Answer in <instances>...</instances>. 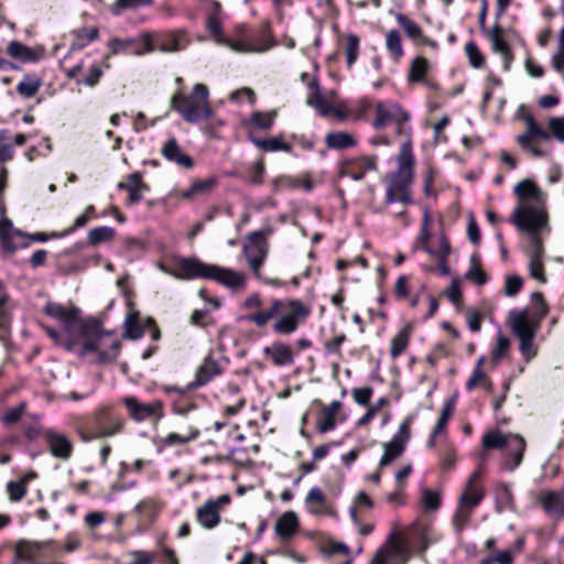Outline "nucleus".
Wrapping results in <instances>:
<instances>
[{
    "mask_svg": "<svg viewBox=\"0 0 564 564\" xmlns=\"http://www.w3.org/2000/svg\"><path fill=\"white\" fill-rule=\"evenodd\" d=\"M456 409V398L452 397L447 399L441 410V415L433 427L432 432L441 435L446 431L447 423L449 419L454 415Z\"/></svg>",
    "mask_w": 564,
    "mask_h": 564,
    "instance_id": "nucleus-49",
    "label": "nucleus"
},
{
    "mask_svg": "<svg viewBox=\"0 0 564 564\" xmlns=\"http://www.w3.org/2000/svg\"><path fill=\"white\" fill-rule=\"evenodd\" d=\"M117 187L128 192V202L131 205L140 203L143 198V192L149 191V186L142 182V175L139 172L129 174L126 182H119Z\"/></svg>",
    "mask_w": 564,
    "mask_h": 564,
    "instance_id": "nucleus-29",
    "label": "nucleus"
},
{
    "mask_svg": "<svg viewBox=\"0 0 564 564\" xmlns=\"http://www.w3.org/2000/svg\"><path fill=\"white\" fill-rule=\"evenodd\" d=\"M155 42L154 50L162 53H175L187 46L188 37L184 30H176L160 34Z\"/></svg>",
    "mask_w": 564,
    "mask_h": 564,
    "instance_id": "nucleus-24",
    "label": "nucleus"
},
{
    "mask_svg": "<svg viewBox=\"0 0 564 564\" xmlns=\"http://www.w3.org/2000/svg\"><path fill=\"white\" fill-rule=\"evenodd\" d=\"M485 35L490 41L492 51L502 57L503 70L509 72L513 62V54L509 43L503 37L500 25L496 23L489 31H485Z\"/></svg>",
    "mask_w": 564,
    "mask_h": 564,
    "instance_id": "nucleus-21",
    "label": "nucleus"
},
{
    "mask_svg": "<svg viewBox=\"0 0 564 564\" xmlns=\"http://www.w3.org/2000/svg\"><path fill=\"white\" fill-rule=\"evenodd\" d=\"M510 223L528 236L529 243L542 242L540 235L549 229L545 204L517 205L510 216Z\"/></svg>",
    "mask_w": 564,
    "mask_h": 564,
    "instance_id": "nucleus-9",
    "label": "nucleus"
},
{
    "mask_svg": "<svg viewBox=\"0 0 564 564\" xmlns=\"http://www.w3.org/2000/svg\"><path fill=\"white\" fill-rule=\"evenodd\" d=\"M451 253V246L445 237L440 238V248L435 250L433 257L437 259V269L442 275H448L451 270L447 265V257Z\"/></svg>",
    "mask_w": 564,
    "mask_h": 564,
    "instance_id": "nucleus-54",
    "label": "nucleus"
},
{
    "mask_svg": "<svg viewBox=\"0 0 564 564\" xmlns=\"http://www.w3.org/2000/svg\"><path fill=\"white\" fill-rule=\"evenodd\" d=\"M440 466L443 470H453L456 466L457 454L454 444L446 442L437 451Z\"/></svg>",
    "mask_w": 564,
    "mask_h": 564,
    "instance_id": "nucleus-47",
    "label": "nucleus"
},
{
    "mask_svg": "<svg viewBox=\"0 0 564 564\" xmlns=\"http://www.w3.org/2000/svg\"><path fill=\"white\" fill-rule=\"evenodd\" d=\"M375 119L372 127L376 130H381L387 126H395V134L403 138L405 142L411 147V134L412 128L410 124L411 113L406 111L400 104L388 100L377 101L375 105Z\"/></svg>",
    "mask_w": 564,
    "mask_h": 564,
    "instance_id": "nucleus-10",
    "label": "nucleus"
},
{
    "mask_svg": "<svg viewBox=\"0 0 564 564\" xmlns=\"http://www.w3.org/2000/svg\"><path fill=\"white\" fill-rule=\"evenodd\" d=\"M413 158L411 147L403 144L399 156V166L389 178L387 185L386 203L393 204L400 202L404 205L413 203L410 185L413 177Z\"/></svg>",
    "mask_w": 564,
    "mask_h": 564,
    "instance_id": "nucleus-8",
    "label": "nucleus"
},
{
    "mask_svg": "<svg viewBox=\"0 0 564 564\" xmlns=\"http://www.w3.org/2000/svg\"><path fill=\"white\" fill-rule=\"evenodd\" d=\"M171 273L178 280L209 279L230 289H242L246 285L245 274L232 269L205 263L197 258L178 259L177 268Z\"/></svg>",
    "mask_w": 564,
    "mask_h": 564,
    "instance_id": "nucleus-4",
    "label": "nucleus"
},
{
    "mask_svg": "<svg viewBox=\"0 0 564 564\" xmlns=\"http://www.w3.org/2000/svg\"><path fill=\"white\" fill-rule=\"evenodd\" d=\"M325 143L328 149L341 151L355 148L357 145V140L348 132L335 131L326 134Z\"/></svg>",
    "mask_w": 564,
    "mask_h": 564,
    "instance_id": "nucleus-36",
    "label": "nucleus"
},
{
    "mask_svg": "<svg viewBox=\"0 0 564 564\" xmlns=\"http://www.w3.org/2000/svg\"><path fill=\"white\" fill-rule=\"evenodd\" d=\"M486 495L485 487L480 482L466 480L463 492L458 498L459 506L476 509Z\"/></svg>",
    "mask_w": 564,
    "mask_h": 564,
    "instance_id": "nucleus-32",
    "label": "nucleus"
},
{
    "mask_svg": "<svg viewBox=\"0 0 564 564\" xmlns=\"http://www.w3.org/2000/svg\"><path fill=\"white\" fill-rule=\"evenodd\" d=\"M7 53L23 63L37 62L43 55V51L31 48L18 41H11L7 46Z\"/></svg>",
    "mask_w": 564,
    "mask_h": 564,
    "instance_id": "nucleus-34",
    "label": "nucleus"
},
{
    "mask_svg": "<svg viewBox=\"0 0 564 564\" xmlns=\"http://www.w3.org/2000/svg\"><path fill=\"white\" fill-rule=\"evenodd\" d=\"M531 301L532 312L530 315L527 308L509 313L512 334L519 339V351L527 362L533 360L538 355L534 338L542 319L549 312V306L540 292L532 293Z\"/></svg>",
    "mask_w": 564,
    "mask_h": 564,
    "instance_id": "nucleus-3",
    "label": "nucleus"
},
{
    "mask_svg": "<svg viewBox=\"0 0 564 564\" xmlns=\"http://www.w3.org/2000/svg\"><path fill=\"white\" fill-rule=\"evenodd\" d=\"M250 140L258 149L264 152L292 151V145L284 142L282 135H275L267 139L250 138Z\"/></svg>",
    "mask_w": 564,
    "mask_h": 564,
    "instance_id": "nucleus-41",
    "label": "nucleus"
},
{
    "mask_svg": "<svg viewBox=\"0 0 564 564\" xmlns=\"http://www.w3.org/2000/svg\"><path fill=\"white\" fill-rule=\"evenodd\" d=\"M300 528V520L294 511L283 512L275 522V534L282 540L292 539Z\"/></svg>",
    "mask_w": 564,
    "mask_h": 564,
    "instance_id": "nucleus-31",
    "label": "nucleus"
},
{
    "mask_svg": "<svg viewBox=\"0 0 564 564\" xmlns=\"http://www.w3.org/2000/svg\"><path fill=\"white\" fill-rule=\"evenodd\" d=\"M107 45L112 55L128 53L131 50L132 54L141 56L154 51V37L143 32L135 37H112Z\"/></svg>",
    "mask_w": 564,
    "mask_h": 564,
    "instance_id": "nucleus-15",
    "label": "nucleus"
},
{
    "mask_svg": "<svg viewBox=\"0 0 564 564\" xmlns=\"http://www.w3.org/2000/svg\"><path fill=\"white\" fill-rule=\"evenodd\" d=\"M40 88V82L39 79L28 77L25 76L17 86L18 93L25 97L31 98L33 97Z\"/></svg>",
    "mask_w": 564,
    "mask_h": 564,
    "instance_id": "nucleus-62",
    "label": "nucleus"
},
{
    "mask_svg": "<svg viewBox=\"0 0 564 564\" xmlns=\"http://www.w3.org/2000/svg\"><path fill=\"white\" fill-rule=\"evenodd\" d=\"M42 437L52 457L62 462H67L72 458L74 444L65 433L54 429H45L42 432Z\"/></svg>",
    "mask_w": 564,
    "mask_h": 564,
    "instance_id": "nucleus-17",
    "label": "nucleus"
},
{
    "mask_svg": "<svg viewBox=\"0 0 564 564\" xmlns=\"http://www.w3.org/2000/svg\"><path fill=\"white\" fill-rule=\"evenodd\" d=\"M359 36L350 33L346 36L345 55L348 67H352L359 56Z\"/></svg>",
    "mask_w": 564,
    "mask_h": 564,
    "instance_id": "nucleus-55",
    "label": "nucleus"
},
{
    "mask_svg": "<svg viewBox=\"0 0 564 564\" xmlns=\"http://www.w3.org/2000/svg\"><path fill=\"white\" fill-rule=\"evenodd\" d=\"M395 20H397L398 24L404 30V32L406 33V35L409 37H411V39L423 37V31H422L421 26L416 22H414L413 20L408 18L406 15H404L402 13H397Z\"/></svg>",
    "mask_w": 564,
    "mask_h": 564,
    "instance_id": "nucleus-56",
    "label": "nucleus"
},
{
    "mask_svg": "<svg viewBox=\"0 0 564 564\" xmlns=\"http://www.w3.org/2000/svg\"><path fill=\"white\" fill-rule=\"evenodd\" d=\"M171 108L180 113L187 123H198L213 117L214 110L209 105V89L197 83L188 94L176 93L171 98Z\"/></svg>",
    "mask_w": 564,
    "mask_h": 564,
    "instance_id": "nucleus-7",
    "label": "nucleus"
},
{
    "mask_svg": "<svg viewBox=\"0 0 564 564\" xmlns=\"http://www.w3.org/2000/svg\"><path fill=\"white\" fill-rule=\"evenodd\" d=\"M513 193L518 198L517 205H536L545 204V194L531 181L522 180L513 188Z\"/></svg>",
    "mask_w": 564,
    "mask_h": 564,
    "instance_id": "nucleus-23",
    "label": "nucleus"
},
{
    "mask_svg": "<svg viewBox=\"0 0 564 564\" xmlns=\"http://www.w3.org/2000/svg\"><path fill=\"white\" fill-rule=\"evenodd\" d=\"M311 314V308L297 299H274L262 311L249 313L241 318L259 328L272 323V330L276 335L288 336L295 333Z\"/></svg>",
    "mask_w": 564,
    "mask_h": 564,
    "instance_id": "nucleus-2",
    "label": "nucleus"
},
{
    "mask_svg": "<svg viewBox=\"0 0 564 564\" xmlns=\"http://www.w3.org/2000/svg\"><path fill=\"white\" fill-rule=\"evenodd\" d=\"M230 502V496L224 494L217 499H208L205 503L197 508V522L205 529H214L220 522V508Z\"/></svg>",
    "mask_w": 564,
    "mask_h": 564,
    "instance_id": "nucleus-18",
    "label": "nucleus"
},
{
    "mask_svg": "<svg viewBox=\"0 0 564 564\" xmlns=\"http://www.w3.org/2000/svg\"><path fill=\"white\" fill-rule=\"evenodd\" d=\"M124 419L110 405H101L94 412L89 430L82 434L83 441L107 438L122 433Z\"/></svg>",
    "mask_w": 564,
    "mask_h": 564,
    "instance_id": "nucleus-11",
    "label": "nucleus"
},
{
    "mask_svg": "<svg viewBox=\"0 0 564 564\" xmlns=\"http://www.w3.org/2000/svg\"><path fill=\"white\" fill-rule=\"evenodd\" d=\"M14 149L11 142L9 130H0V163L8 162L13 159Z\"/></svg>",
    "mask_w": 564,
    "mask_h": 564,
    "instance_id": "nucleus-57",
    "label": "nucleus"
},
{
    "mask_svg": "<svg viewBox=\"0 0 564 564\" xmlns=\"http://www.w3.org/2000/svg\"><path fill=\"white\" fill-rule=\"evenodd\" d=\"M48 239L53 238L44 232H22L14 228L13 223L7 217L0 220V245L4 252L14 253L20 248H28L31 241L46 242Z\"/></svg>",
    "mask_w": 564,
    "mask_h": 564,
    "instance_id": "nucleus-13",
    "label": "nucleus"
},
{
    "mask_svg": "<svg viewBox=\"0 0 564 564\" xmlns=\"http://www.w3.org/2000/svg\"><path fill=\"white\" fill-rule=\"evenodd\" d=\"M115 234L116 231L112 227H96L87 232V242L90 246H97L99 243L110 241L115 237Z\"/></svg>",
    "mask_w": 564,
    "mask_h": 564,
    "instance_id": "nucleus-53",
    "label": "nucleus"
},
{
    "mask_svg": "<svg viewBox=\"0 0 564 564\" xmlns=\"http://www.w3.org/2000/svg\"><path fill=\"white\" fill-rule=\"evenodd\" d=\"M525 131L517 135L516 141L522 150L529 152L534 158H542L549 154V150L543 149L541 143L551 141L553 135L560 142H564V118L551 117L549 119L550 133L544 130L532 115L524 117Z\"/></svg>",
    "mask_w": 564,
    "mask_h": 564,
    "instance_id": "nucleus-6",
    "label": "nucleus"
},
{
    "mask_svg": "<svg viewBox=\"0 0 564 564\" xmlns=\"http://www.w3.org/2000/svg\"><path fill=\"white\" fill-rule=\"evenodd\" d=\"M243 253L254 276L264 283L281 286L279 279H262L260 269L268 256V242L261 231H253L248 236V243L243 245Z\"/></svg>",
    "mask_w": 564,
    "mask_h": 564,
    "instance_id": "nucleus-14",
    "label": "nucleus"
},
{
    "mask_svg": "<svg viewBox=\"0 0 564 564\" xmlns=\"http://www.w3.org/2000/svg\"><path fill=\"white\" fill-rule=\"evenodd\" d=\"M543 254L544 248L542 242L534 241V243H529L528 257L530 275L542 283L546 281L542 263Z\"/></svg>",
    "mask_w": 564,
    "mask_h": 564,
    "instance_id": "nucleus-30",
    "label": "nucleus"
},
{
    "mask_svg": "<svg viewBox=\"0 0 564 564\" xmlns=\"http://www.w3.org/2000/svg\"><path fill=\"white\" fill-rule=\"evenodd\" d=\"M539 501L543 511L554 518H564V488L542 491Z\"/></svg>",
    "mask_w": 564,
    "mask_h": 564,
    "instance_id": "nucleus-25",
    "label": "nucleus"
},
{
    "mask_svg": "<svg viewBox=\"0 0 564 564\" xmlns=\"http://www.w3.org/2000/svg\"><path fill=\"white\" fill-rule=\"evenodd\" d=\"M206 28L210 34L215 37V41L229 47L232 51V44L235 40L227 39L223 33V23L217 13H210L206 20Z\"/></svg>",
    "mask_w": 564,
    "mask_h": 564,
    "instance_id": "nucleus-43",
    "label": "nucleus"
},
{
    "mask_svg": "<svg viewBox=\"0 0 564 564\" xmlns=\"http://www.w3.org/2000/svg\"><path fill=\"white\" fill-rule=\"evenodd\" d=\"M198 435H199V431L196 429H191L188 435H181L175 432L169 433L165 437H162L160 440V446H159L158 451L161 452L163 447L186 444V443L197 438Z\"/></svg>",
    "mask_w": 564,
    "mask_h": 564,
    "instance_id": "nucleus-51",
    "label": "nucleus"
},
{
    "mask_svg": "<svg viewBox=\"0 0 564 564\" xmlns=\"http://www.w3.org/2000/svg\"><path fill=\"white\" fill-rule=\"evenodd\" d=\"M104 75V70L99 64H93L89 67L88 74L83 78L76 79L78 85H84L87 87H95L98 85L100 78Z\"/></svg>",
    "mask_w": 564,
    "mask_h": 564,
    "instance_id": "nucleus-61",
    "label": "nucleus"
},
{
    "mask_svg": "<svg viewBox=\"0 0 564 564\" xmlns=\"http://www.w3.org/2000/svg\"><path fill=\"white\" fill-rule=\"evenodd\" d=\"M377 170V156H359L357 159L343 162L341 175L348 176L354 181H360L367 171Z\"/></svg>",
    "mask_w": 564,
    "mask_h": 564,
    "instance_id": "nucleus-22",
    "label": "nucleus"
},
{
    "mask_svg": "<svg viewBox=\"0 0 564 564\" xmlns=\"http://www.w3.org/2000/svg\"><path fill=\"white\" fill-rule=\"evenodd\" d=\"M74 41L69 46V52L80 51L91 42L98 39L99 31L96 26L79 28L73 31Z\"/></svg>",
    "mask_w": 564,
    "mask_h": 564,
    "instance_id": "nucleus-38",
    "label": "nucleus"
},
{
    "mask_svg": "<svg viewBox=\"0 0 564 564\" xmlns=\"http://www.w3.org/2000/svg\"><path fill=\"white\" fill-rule=\"evenodd\" d=\"M77 339L69 341L67 348L94 365L113 362L121 348L120 339L113 330H105L95 319L82 321L78 325Z\"/></svg>",
    "mask_w": 564,
    "mask_h": 564,
    "instance_id": "nucleus-1",
    "label": "nucleus"
},
{
    "mask_svg": "<svg viewBox=\"0 0 564 564\" xmlns=\"http://www.w3.org/2000/svg\"><path fill=\"white\" fill-rule=\"evenodd\" d=\"M484 361H485V357L484 356H480L477 359L476 366H475V368L473 370V373H471L470 378L466 382V390L467 391H473L478 386L482 387L486 390H490L491 389V381L487 377V375L485 373V371L482 369Z\"/></svg>",
    "mask_w": 564,
    "mask_h": 564,
    "instance_id": "nucleus-42",
    "label": "nucleus"
},
{
    "mask_svg": "<svg viewBox=\"0 0 564 564\" xmlns=\"http://www.w3.org/2000/svg\"><path fill=\"white\" fill-rule=\"evenodd\" d=\"M275 45V41L265 29L252 35L250 40H237L232 44L236 53H264Z\"/></svg>",
    "mask_w": 564,
    "mask_h": 564,
    "instance_id": "nucleus-20",
    "label": "nucleus"
},
{
    "mask_svg": "<svg viewBox=\"0 0 564 564\" xmlns=\"http://www.w3.org/2000/svg\"><path fill=\"white\" fill-rule=\"evenodd\" d=\"M153 4V0H116L109 8L115 17L122 15L127 11H137Z\"/></svg>",
    "mask_w": 564,
    "mask_h": 564,
    "instance_id": "nucleus-44",
    "label": "nucleus"
},
{
    "mask_svg": "<svg viewBox=\"0 0 564 564\" xmlns=\"http://www.w3.org/2000/svg\"><path fill=\"white\" fill-rule=\"evenodd\" d=\"M278 113L275 110L270 111H253L246 121V124L252 126L260 130H269L275 122Z\"/></svg>",
    "mask_w": 564,
    "mask_h": 564,
    "instance_id": "nucleus-48",
    "label": "nucleus"
},
{
    "mask_svg": "<svg viewBox=\"0 0 564 564\" xmlns=\"http://www.w3.org/2000/svg\"><path fill=\"white\" fill-rule=\"evenodd\" d=\"M510 434L499 430L487 432L482 435L481 445L485 449H502L509 443Z\"/></svg>",
    "mask_w": 564,
    "mask_h": 564,
    "instance_id": "nucleus-46",
    "label": "nucleus"
},
{
    "mask_svg": "<svg viewBox=\"0 0 564 564\" xmlns=\"http://www.w3.org/2000/svg\"><path fill=\"white\" fill-rule=\"evenodd\" d=\"M263 352L271 356L272 362L278 367L294 362L291 347L283 343H273L271 347H264Z\"/></svg>",
    "mask_w": 564,
    "mask_h": 564,
    "instance_id": "nucleus-35",
    "label": "nucleus"
},
{
    "mask_svg": "<svg viewBox=\"0 0 564 564\" xmlns=\"http://www.w3.org/2000/svg\"><path fill=\"white\" fill-rule=\"evenodd\" d=\"M26 410V403L21 402L17 406L10 408L1 417V423L6 426L18 423Z\"/></svg>",
    "mask_w": 564,
    "mask_h": 564,
    "instance_id": "nucleus-64",
    "label": "nucleus"
},
{
    "mask_svg": "<svg viewBox=\"0 0 564 564\" xmlns=\"http://www.w3.org/2000/svg\"><path fill=\"white\" fill-rule=\"evenodd\" d=\"M340 408L341 402L337 400L332 401L328 405L323 406V417L317 422L316 425L319 433H327L336 427L335 417Z\"/></svg>",
    "mask_w": 564,
    "mask_h": 564,
    "instance_id": "nucleus-39",
    "label": "nucleus"
},
{
    "mask_svg": "<svg viewBox=\"0 0 564 564\" xmlns=\"http://www.w3.org/2000/svg\"><path fill=\"white\" fill-rule=\"evenodd\" d=\"M161 154L165 160L173 162L181 167L191 170L194 166L193 159L182 151L177 140L174 137L170 138L164 143L161 149Z\"/></svg>",
    "mask_w": 564,
    "mask_h": 564,
    "instance_id": "nucleus-28",
    "label": "nucleus"
},
{
    "mask_svg": "<svg viewBox=\"0 0 564 564\" xmlns=\"http://www.w3.org/2000/svg\"><path fill=\"white\" fill-rule=\"evenodd\" d=\"M129 312L124 319V337L139 339L144 335V328L140 324L139 312L133 308L132 302L128 301Z\"/></svg>",
    "mask_w": 564,
    "mask_h": 564,
    "instance_id": "nucleus-37",
    "label": "nucleus"
},
{
    "mask_svg": "<svg viewBox=\"0 0 564 564\" xmlns=\"http://www.w3.org/2000/svg\"><path fill=\"white\" fill-rule=\"evenodd\" d=\"M310 87L313 91L307 97L306 104L313 107L321 116L326 117L333 111L332 105L325 99L316 83H311Z\"/></svg>",
    "mask_w": 564,
    "mask_h": 564,
    "instance_id": "nucleus-40",
    "label": "nucleus"
},
{
    "mask_svg": "<svg viewBox=\"0 0 564 564\" xmlns=\"http://www.w3.org/2000/svg\"><path fill=\"white\" fill-rule=\"evenodd\" d=\"M305 505L307 511L314 516H334L335 511L332 505L327 501V497L318 486H314L310 489L305 497Z\"/></svg>",
    "mask_w": 564,
    "mask_h": 564,
    "instance_id": "nucleus-26",
    "label": "nucleus"
},
{
    "mask_svg": "<svg viewBox=\"0 0 564 564\" xmlns=\"http://www.w3.org/2000/svg\"><path fill=\"white\" fill-rule=\"evenodd\" d=\"M7 491H8L10 501H12V502L20 501L26 495V491H28L26 479H20L18 481H13V480L9 481L7 484Z\"/></svg>",
    "mask_w": 564,
    "mask_h": 564,
    "instance_id": "nucleus-60",
    "label": "nucleus"
},
{
    "mask_svg": "<svg viewBox=\"0 0 564 564\" xmlns=\"http://www.w3.org/2000/svg\"><path fill=\"white\" fill-rule=\"evenodd\" d=\"M405 449V445L399 443L398 441L390 440L383 446V454L379 462V467L383 468L391 464L394 459L400 457Z\"/></svg>",
    "mask_w": 564,
    "mask_h": 564,
    "instance_id": "nucleus-50",
    "label": "nucleus"
},
{
    "mask_svg": "<svg viewBox=\"0 0 564 564\" xmlns=\"http://www.w3.org/2000/svg\"><path fill=\"white\" fill-rule=\"evenodd\" d=\"M527 442L519 434H510L509 443L502 453V469L513 473L523 462Z\"/></svg>",
    "mask_w": 564,
    "mask_h": 564,
    "instance_id": "nucleus-19",
    "label": "nucleus"
},
{
    "mask_svg": "<svg viewBox=\"0 0 564 564\" xmlns=\"http://www.w3.org/2000/svg\"><path fill=\"white\" fill-rule=\"evenodd\" d=\"M430 62L423 56H416L412 59L408 73L409 83H422L430 88H434V84L426 78L430 72Z\"/></svg>",
    "mask_w": 564,
    "mask_h": 564,
    "instance_id": "nucleus-33",
    "label": "nucleus"
},
{
    "mask_svg": "<svg viewBox=\"0 0 564 564\" xmlns=\"http://www.w3.org/2000/svg\"><path fill=\"white\" fill-rule=\"evenodd\" d=\"M228 364V358L209 351L196 368L194 379L187 383L184 390L176 387H171L169 390L184 393L185 391H194L205 387L215 378L221 376L225 372Z\"/></svg>",
    "mask_w": 564,
    "mask_h": 564,
    "instance_id": "nucleus-12",
    "label": "nucleus"
},
{
    "mask_svg": "<svg viewBox=\"0 0 564 564\" xmlns=\"http://www.w3.org/2000/svg\"><path fill=\"white\" fill-rule=\"evenodd\" d=\"M417 542L419 551L427 549L429 542L423 528L413 524L408 529V540H401L391 532L387 542L375 553L371 564H406L410 558L409 544Z\"/></svg>",
    "mask_w": 564,
    "mask_h": 564,
    "instance_id": "nucleus-5",
    "label": "nucleus"
},
{
    "mask_svg": "<svg viewBox=\"0 0 564 564\" xmlns=\"http://www.w3.org/2000/svg\"><path fill=\"white\" fill-rule=\"evenodd\" d=\"M473 511H474V509H471V508H467V507L458 505V507L455 511L454 518H453V525L457 533H460L466 528V525L469 522Z\"/></svg>",
    "mask_w": 564,
    "mask_h": 564,
    "instance_id": "nucleus-59",
    "label": "nucleus"
},
{
    "mask_svg": "<svg viewBox=\"0 0 564 564\" xmlns=\"http://www.w3.org/2000/svg\"><path fill=\"white\" fill-rule=\"evenodd\" d=\"M465 53L468 57L470 66L474 68H480L485 64V56L480 52L478 45L474 41H469L465 45Z\"/></svg>",
    "mask_w": 564,
    "mask_h": 564,
    "instance_id": "nucleus-58",
    "label": "nucleus"
},
{
    "mask_svg": "<svg viewBox=\"0 0 564 564\" xmlns=\"http://www.w3.org/2000/svg\"><path fill=\"white\" fill-rule=\"evenodd\" d=\"M422 505L425 510L427 511H434L437 510L441 506V495L438 491L424 488L422 490Z\"/></svg>",
    "mask_w": 564,
    "mask_h": 564,
    "instance_id": "nucleus-63",
    "label": "nucleus"
},
{
    "mask_svg": "<svg viewBox=\"0 0 564 564\" xmlns=\"http://www.w3.org/2000/svg\"><path fill=\"white\" fill-rule=\"evenodd\" d=\"M122 403L126 405L130 419L138 423L148 420L158 421L163 416V405L160 401L145 403L134 395H128L122 399Z\"/></svg>",
    "mask_w": 564,
    "mask_h": 564,
    "instance_id": "nucleus-16",
    "label": "nucleus"
},
{
    "mask_svg": "<svg viewBox=\"0 0 564 564\" xmlns=\"http://www.w3.org/2000/svg\"><path fill=\"white\" fill-rule=\"evenodd\" d=\"M44 312L50 317L62 323L64 325V329H65V333H67V335L69 334V332L72 330V328L74 327V325L77 322V315H78L77 308H66L62 304L48 302V303H46V305L44 307Z\"/></svg>",
    "mask_w": 564,
    "mask_h": 564,
    "instance_id": "nucleus-27",
    "label": "nucleus"
},
{
    "mask_svg": "<svg viewBox=\"0 0 564 564\" xmlns=\"http://www.w3.org/2000/svg\"><path fill=\"white\" fill-rule=\"evenodd\" d=\"M411 337L409 326L401 328L391 339L390 355L393 359L401 356L408 348Z\"/></svg>",
    "mask_w": 564,
    "mask_h": 564,
    "instance_id": "nucleus-45",
    "label": "nucleus"
},
{
    "mask_svg": "<svg viewBox=\"0 0 564 564\" xmlns=\"http://www.w3.org/2000/svg\"><path fill=\"white\" fill-rule=\"evenodd\" d=\"M386 47L393 61L399 62L403 56L402 39L397 30H390L386 34Z\"/></svg>",
    "mask_w": 564,
    "mask_h": 564,
    "instance_id": "nucleus-52",
    "label": "nucleus"
}]
</instances>
